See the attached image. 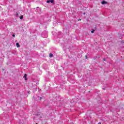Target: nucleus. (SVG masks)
<instances>
[{
  "label": "nucleus",
  "instance_id": "13",
  "mask_svg": "<svg viewBox=\"0 0 124 124\" xmlns=\"http://www.w3.org/2000/svg\"><path fill=\"white\" fill-rule=\"evenodd\" d=\"M85 57H86V59H88V57L87 56V55H86Z\"/></svg>",
  "mask_w": 124,
  "mask_h": 124
},
{
  "label": "nucleus",
  "instance_id": "18",
  "mask_svg": "<svg viewBox=\"0 0 124 124\" xmlns=\"http://www.w3.org/2000/svg\"><path fill=\"white\" fill-rule=\"evenodd\" d=\"M80 21H81V19H79Z\"/></svg>",
  "mask_w": 124,
  "mask_h": 124
},
{
  "label": "nucleus",
  "instance_id": "19",
  "mask_svg": "<svg viewBox=\"0 0 124 124\" xmlns=\"http://www.w3.org/2000/svg\"><path fill=\"white\" fill-rule=\"evenodd\" d=\"M36 124H37V123H36Z\"/></svg>",
  "mask_w": 124,
  "mask_h": 124
},
{
  "label": "nucleus",
  "instance_id": "10",
  "mask_svg": "<svg viewBox=\"0 0 124 124\" xmlns=\"http://www.w3.org/2000/svg\"><path fill=\"white\" fill-rule=\"evenodd\" d=\"M20 18L21 20H22V19H23V16H21Z\"/></svg>",
  "mask_w": 124,
  "mask_h": 124
},
{
  "label": "nucleus",
  "instance_id": "16",
  "mask_svg": "<svg viewBox=\"0 0 124 124\" xmlns=\"http://www.w3.org/2000/svg\"><path fill=\"white\" fill-rule=\"evenodd\" d=\"M83 14H84V15H85V14H86V13H84Z\"/></svg>",
  "mask_w": 124,
  "mask_h": 124
},
{
  "label": "nucleus",
  "instance_id": "12",
  "mask_svg": "<svg viewBox=\"0 0 124 124\" xmlns=\"http://www.w3.org/2000/svg\"><path fill=\"white\" fill-rule=\"evenodd\" d=\"M13 37H15V34H13Z\"/></svg>",
  "mask_w": 124,
  "mask_h": 124
},
{
  "label": "nucleus",
  "instance_id": "3",
  "mask_svg": "<svg viewBox=\"0 0 124 124\" xmlns=\"http://www.w3.org/2000/svg\"><path fill=\"white\" fill-rule=\"evenodd\" d=\"M16 47H17V48H19V47H20V45L19 44V43H16Z\"/></svg>",
  "mask_w": 124,
  "mask_h": 124
},
{
  "label": "nucleus",
  "instance_id": "6",
  "mask_svg": "<svg viewBox=\"0 0 124 124\" xmlns=\"http://www.w3.org/2000/svg\"><path fill=\"white\" fill-rule=\"evenodd\" d=\"M52 57H53V54L50 53V54H49V57H50V58H52Z\"/></svg>",
  "mask_w": 124,
  "mask_h": 124
},
{
  "label": "nucleus",
  "instance_id": "17",
  "mask_svg": "<svg viewBox=\"0 0 124 124\" xmlns=\"http://www.w3.org/2000/svg\"><path fill=\"white\" fill-rule=\"evenodd\" d=\"M103 90H105V89L104 88Z\"/></svg>",
  "mask_w": 124,
  "mask_h": 124
},
{
  "label": "nucleus",
  "instance_id": "7",
  "mask_svg": "<svg viewBox=\"0 0 124 124\" xmlns=\"http://www.w3.org/2000/svg\"><path fill=\"white\" fill-rule=\"evenodd\" d=\"M49 1L51 3H53V2H54V0H49Z\"/></svg>",
  "mask_w": 124,
  "mask_h": 124
},
{
  "label": "nucleus",
  "instance_id": "15",
  "mask_svg": "<svg viewBox=\"0 0 124 124\" xmlns=\"http://www.w3.org/2000/svg\"><path fill=\"white\" fill-rule=\"evenodd\" d=\"M98 124H101V123L99 122Z\"/></svg>",
  "mask_w": 124,
  "mask_h": 124
},
{
  "label": "nucleus",
  "instance_id": "1",
  "mask_svg": "<svg viewBox=\"0 0 124 124\" xmlns=\"http://www.w3.org/2000/svg\"><path fill=\"white\" fill-rule=\"evenodd\" d=\"M33 84L35 86H37L38 85V81H35L33 82Z\"/></svg>",
  "mask_w": 124,
  "mask_h": 124
},
{
  "label": "nucleus",
  "instance_id": "9",
  "mask_svg": "<svg viewBox=\"0 0 124 124\" xmlns=\"http://www.w3.org/2000/svg\"><path fill=\"white\" fill-rule=\"evenodd\" d=\"M18 13H16V16H18Z\"/></svg>",
  "mask_w": 124,
  "mask_h": 124
},
{
  "label": "nucleus",
  "instance_id": "4",
  "mask_svg": "<svg viewBox=\"0 0 124 124\" xmlns=\"http://www.w3.org/2000/svg\"><path fill=\"white\" fill-rule=\"evenodd\" d=\"M24 78H25V81H26V80H27V74H25L24 75Z\"/></svg>",
  "mask_w": 124,
  "mask_h": 124
},
{
  "label": "nucleus",
  "instance_id": "14",
  "mask_svg": "<svg viewBox=\"0 0 124 124\" xmlns=\"http://www.w3.org/2000/svg\"><path fill=\"white\" fill-rule=\"evenodd\" d=\"M103 61H106L105 59H103Z\"/></svg>",
  "mask_w": 124,
  "mask_h": 124
},
{
  "label": "nucleus",
  "instance_id": "2",
  "mask_svg": "<svg viewBox=\"0 0 124 124\" xmlns=\"http://www.w3.org/2000/svg\"><path fill=\"white\" fill-rule=\"evenodd\" d=\"M102 4H106V3H107V2L105 1V0H103L101 2Z\"/></svg>",
  "mask_w": 124,
  "mask_h": 124
},
{
  "label": "nucleus",
  "instance_id": "5",
  "mask_svg": "<svg viewBox=\"0 0 124 124\" xmlns=\"http://www.w3.org/2000/svg\"><path fill=\"white\" fill-rule=\"evenodd\" d=\"M41 97H40L39 96H38V98L37 99V100H40L41 99Z\"/></svg>",
  "mask_w": 124,
  "mask_h": 124
},
{
  "label": "nucleus",
  "instance_id": "11",
  "mask_svg": "<svg viewBox=\"0 0 124 124\" xmlns=\"http://www.w3.org/2000/svg\"><path fill=\"white\" fill-rule=\"evenodd\" d=\"M91 32H92V33H93V32H94V30L91 31Z\"/></svg>",
  "mask_w": 124,
  "mask_h": 124
},
{
  "label": "nucleus",
  "instance_id": "8",
  "mask_svg": "<svg viewBox=\"0 0 124 124\" xmlns=\"http://www.w3.org/2000/svg\"><path fill=\"white\" fill-rule=\"evenodd\" d=\"M46 2H47V3H49L50 0H47V1H46Z\"/></svg>",
  "mask_w": 124,
  "mask_h": 124
}]
</instances>
